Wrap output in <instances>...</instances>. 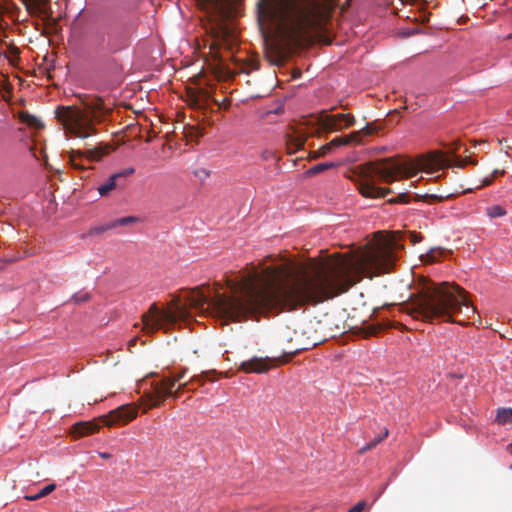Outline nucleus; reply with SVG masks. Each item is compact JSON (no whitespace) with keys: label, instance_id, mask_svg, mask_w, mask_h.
<instances>
[{"label":"nucleus","instance_id":"obj_1","mask_svg":"<svg viewBox=\"0 0 512 512\" xmlns=\"http://www.w3.org/2000/svg\"><path fill=\"white\" fill-rule=\"evenodd\" d=\"M277 257L267 256L258 267L240 279L226 280L227 287L239 295L219 294L212 300L197 287L170 303L167 309L153 303L141 317L142 330L150 335L167 329L188 316V308L204 312L212 309L221 318L240 321L256 314H278L285 308L295 309L309 303L318 304L347 292L353 286V256H340L327 263H313L309 272L294 276L291 260L266 265Z\"/></svg>","mask_w":512,"mask_h":512},{"label":"nucleus","instance_id":"obj_2","mask_svg":"<svg viewBox=\"0 0 512 512\" xmlns=\"http://www.w3.org/2000/svg\"><path fill=\"white\" fill-rule=\"evenodd\" d=\"M336 0H259L258 14L283 28L288 41L311 43L332 17Z\"/></svg>","mask_w":512,"mask_h":512},{"label":"nucleus","instance_id":"obj_3","mask_svg":"<svg viewBox=\"0 0 512 512\" xmlns=\"http://www.w3.org/2000/svg\"><path fill=\"white\" fill-rule=\"evenodd\" d=\"M401 307L413 319L425 322H454L453 314L463 307L467 313L476 312L468 299V293L463 288L448 282L436 284L428 280H425L420 290L412 294Z\"/></svg>","mask_w":512,"mask_h":512},{"label":"nucleus","instance_id":"obj_4","mask_svg":"<svg viewBox=\"0 0 512 512\" xmlns=\"http://www.w3.org/2000/svg\"><path fill=\"white\" fill-rule=\"evenodd\" d=\"M468 164H475V162L470 158L461 159L457 155H454L453 159H450L442 154L435 155L432 159L420 165L409 161L382 159L363 165L358 189L364 197L384 198L390 190L376 186V181L378 180L391 183L398 177L409 178L416 175L419 168L425 169L430 166L464 168Z\"/></svg>","mask_w":512,"mask_h":512},{"label":"nucleus","instance_id":"obj_5","mask_svg":"<svg viewBox=\"0 0 512 512\" xmlns=\"http://www.w3.org/2000/svg\"><path fill=\"white\" fill-rule=\"evenodd\" d=\"M80 105L59 106L55 115L68 133L86 139L97 134L96 124L102 123L112 112V106L96 95L79 94Z\"/></svg>","mask_w":512,"mask_h":512},{"label":"nucleus","instance_id":"obj_6","mask_svg":"<svg viewBox=\"0 0 512 512\" xmlns=\"http://www.w3.org/2000/svg\"><path fill=\"white\" fill-rule=\"evenodd\" d=\"M187 373V368H183L179 373L173 376H164L159 381H153L151 384V390L145 394L148 407L144 410L147 412L148 409L158 407L162 405L168 394H171V389L174 388L175 384L181 381Z\"/></svg>","mask_w":512,"mask_h":512},{"label":"nucleus","instance_id":"obj_7","mask_svg":"<svg viewBox=\"0 0 512 512\" xmlns=\"http://www.w3.org/2000/svg\"><path fill=\"white\" fill-rule=\"evenodd\" d=\"M307 349L305 346H298L294 351L286 353L281 357H252L240 364V370L246 373H265L273 367L288 363L297 352Z\"/></svg>","mask_w":512,"mask_h":512},{"label":"nucleus","instance_id":"obj_8","mask_svg":"<svg viewBox=\"0 0 512 512\" xmlns=\"http://www.w3.org/2000/svg\"><path fill=\"white\" fill-rule=\"evenodd\" d=\"M355 123V118L351 114H321L317 118V125L324 132H337L348 128Z\"/></svg>","mask_w":512,"mask_h":512},{"label":"nucleus","instance_id":"obj_9","mask_svg":"<svg viewBox=\"0 0 512 512\" xmlns=\"http://www.w3.org/2000/svg\"><path fill=\"white\" fill-rule=\"evenodd\" d=\"M104 154L105 151L99 147L88 149L86 151H72L70 154V163L75 169L86 170L89 168L87 163L101 160Z\"/></svg>","mask_w":512,"mask_h":512},{"label":"nucleus","instance_id":"obj_10","mask_svg":"<svg viewBox=\"0 0 512 512\" xmlns=\"http://www.w3.org/2000/svg\"><path fill=\"white\" fill-rule=\"evenodd\" d=\"M138 409L132 405H123L109 412L108 415L101 417L102 425L112 426L117 423H128L136 418Z\"/></svg>","mask_w":512,"mask_h":512},{"label":"nucleus","instance_id":"obj_11","mask_svg":"<svg viewBox=\"0 0 512 512\" xmlns=\"http://www.w3.org/2000/svg\"><path fill=\"white\" fill-rule=\"evenodd\" d=\"M375 132V129L371 125H366L364 128L354 131L346 136L336 137L329 142L332 150L340 146H347L351 144L359 145L362 143L363 137L371 136Z\"/></svg>","mask_w":512,"mask_h":512},{"label":"nucleus","instance_id":"obj_12","mask_svg":"<svg viewBox=\"0 0 512 512\" xmlns=\"http://www.w3.org/2000/svg\"><path fill=\"white\" fill-rule=\"evenodd\" d=\"M134 173V168H127L121 172L114 173L104 183L98 186L97 190L101 196H108L113 190L121 186L119 180Z\"/></svg>","mask_w":512,"mask_h":512},{"label":"nucleus","instance_id":"obj_13","mask_svg":"<svg viewBox=\"0 0 512 512\" xmlns=\"http://www.w3.org/2000/svg\"><path fill=\"white\" fill-rule=\"evenodd\" d=\"M308 139L306 132L302 130L292 129L285 135L288 154H294L300 150Z\"/></svg>","mask_w":512,"mask_h":512},{"label":"nucleus","instance_id":"obj_14","mask_svg":"<svg viewBox=\"0 0 512 512\" xmlns=\"http://www.w3.org/2000/svg\"><path fill=\"white\" fill-rule=\"evenodd\" d=\"M30 15L50 16L48 0H22Z\"/></svg>","mask_w":512,"mask_h":512},{"label":"nucleus","instance_id":"obj_15","mask_svg":"<svg viewBox=\"0 0 512 512\" xmlns=\"http://www.w3.org/2000/svg\"><path fill=\"white\" fill-rule=\"evenodd\" d=\"M101 425L95 421L78 422L73 425V433L79 437L97 432Z\"/></svg>","mask_w":512,"mask_h":512},{"label":"nucleus","instance_id":"obj_16","mask_svg":"<svg viewBox=\"0 0 512 512\" xmlns=\"http://www.w3.org/2000/svg\"><path fill=\"white\" fill-rule=\"evenodd\" d=\"M207 93L203 91L191 92L189 94V103L191 106L196 108H204L207 101Z\"/></svg>","mask_w":512,"mask_h":512},{"label":"nucleus","instance_id":"obj_17","mask_svg":"<svg viewBox=\"0 0 512 512\" xmlns=\"http://www.w3.org/2000/svg\"><path fill=\"white\" fill-rule=\"evenodd\" d=\"M19 120L31 128L40 129L43 127V123L28 112H20Z\"/></svg>","mask_w":512,"mask_h":512},{"label":"nucleus","instance_id":"obj_18","mask_svg":"<svg viewBox=\"0 0 512 512\" xmlns=\"http://www.w3.org/2000/svg\"><path fill=\"white\" fill-rule=\"evenodd\" d=\"M495 421L500 425L512 423V408H499Z\"/></svg>","mask_w":512,"mask_h":512},{"label":"nucleus","instance_id":"obj_19","mask_svg":"<svg viewBox=\"0 0 512 512\" xmlns=\"http://www.w3.org/2000/svg\"><path fill=\"white\" fill-rule=\"evenodd\" d=\"M388 435H389V431H388L387 428H385L382 434L378 435L371 442H369L368 444L363 446L359 450V453L360 454L366 453L367 451H369L372 448L376 447L379 443H381L384 439H386L388 437Z\"/></svg>","mask_w":512,"mask_h":512},{"label":"nucleus","instance_id":"obj_20","mask_svg":"<svg viewBox=\"0 0 512 512\" xmlns=\"http://www.w3.org/2000/svg\"><path fill=\"white\" fill-rule=\"evenodd\" d=\"M337 165L333 162H326V163H319L317 165H314L313 167H311L308 171H307V174L312 176V175H316V174H319V173H322L328 169H331V168H335Z\"/></svg>","mask_w":512,"mask_h":512},{"label":"nucleus","instance_id":"obj_21","mask_svg":"<svg viewBox=\"0 0 512 512\" xmlns=\"http://www.w3.org/2000/svg\"><path fill=\"white\" fill-rule=\"evenodd\" d=\"M214 375H216V371H205L199 375L193 376L190 382H198L200 385H203L206 380L212 382L215 381L216 378L214 377Z\"/></svg>","mask_w":512,"mask_h":512},{"label":"nucleus","instance_id":"obj_22","mask_svg":"<svg viewBox=\"0 0 512 512\" xmlns=\"http://www.w3.org/2000/svg\"><path fill=\"white\" fill-rule=\"evenodd\" d=\"M506 210L500 205H493L486 208V214L491 218L503 217L506 215Z\"/></svg>","mask_w":512,"mask_h":512},{"label":"nucleus","instance_id":"obj_23","mask_svg":"<svg viewBox=\"0 0 512 512\" xmlns=\"http://www.w3.org/2000/svg\"><path fill=\"white\" fill-rule=\"evenodd\" d=\"M139 219L135 216H126L112 221L113 228L118 226H128L138 222Z\"/></svg>","mask_w":512,"mask_h":512},{"label":"nucleus","instance_id":"obj_24","mask_svg":"<svg viewBox=\"0 0 512 512\" xmlns=\"http://www.w3.org/2000/svg\"><path fill=\"white\" fill-rule=\"evenodd\" d=\"M331 151H332V148L330 147L329 143H327V144L323 145L322 147H320L318 150L311 152L310 158L316 159L319 157H323V156L331 153Z\"/></svg>","mask_w":512,"mask_h":512},{"label":"nucleus","instance_id":"obj_25","mask_svg":"<svg viewBox=\"0 0 512 512\" xmlns=\"http://www.w3.org/2000/svg\"><path fill=\"white\" fill-rule=\"evenodd\" d=\"M189 382L180 383L175 391L171 389V394H168V396L173 397L174 399H178L184 391H194V389H191L188 387Z\"/></svg>","mask_w":512,"mask_h":512},{"label":"nucleus","instance_id":"obj_26","mask_svg":"<svg viewBox=\"0 0 512 512\" xmlns=\"http://www.w3.org/2000/svg\"><path fill=\"white\" fill-rule=\"evenodd\" d=\"M200 2L205 8L215 11L219 10L222 4V0H200Z\"/></svg>","mask_w":512,"mask_h":512},{"label":"nucleus","instance_id":"obj_27","mask_svg":"<svg viewBox=\"0 0 512 512\" xmlns=\"http://www.w3.org/2000/svg\"><path fill=\"white\" fill-rule=\"evenodd\" d=\"M111 229H114L113 228V224H112V221H110L109 223H106L104 225H101V226H97V227H94L92 228L90 231H89V234L90 235H94V234H101V233H104L108 230H111Z\"/></svg>","mask_w":512,"mask_h":512},{"label":"nucleus","instance_id":"obj_28","mask_svg":"<svg viewBox=\"0 0 512 512\" xmlns=\"http://www.w3.org/2000/svg\"><path fill=\"white\" fill-rule=\"evenodd\" d=\"M90 299V294L87 292L84 293H76L72 296V300L75 303H83Z\"/></svg>","mask_w":512,"mask_h":512},{"label":"nucleus","instance_id":"obj_29","mask_svg":"<svg viewBox=\"0 0 512 512\" xmlns=\"http://www.w3.org/2000/svg\"><path fill=\"white\" fill-rule=\"evenodd\" d=\"M56 489V485L54 483L52 484H48L46 485L45 487H43L39 492H38V497H45L47 495H49L50 493H52L54 490Z\"/></svg>","mask_w":512,"mask_h":512},{"label":"nucleus","instance_id":"obj_30","mask_svg":"<svg viewBox=\"0 0 512 512\" xmlns=\"http://www.w3.org/2000/svg\"><path fill=\"white\" fill-rule=\"evenodd\" d=\"M193 173L197 178H199L202 181L210 176V172L205 168H198Z\"/></svg>","mask_w":512,"mask_h":512},{"label":"nucleus","instance_id":"obj_31","mask_svg":"<svg viewBox=\"0 0 512 512\" xmlns=\"http://www.w3.org/2000/svg\"><path fill=\"white\" fill-rule=\"evenodd\" d=\"M367 507L366 501H359L348 512H362Z\"/></svg>","mask_w":512,"mask_h":512},{"label":"nucleus","instance_id":"obj_32","mask_svg":"<svg viewBox=\"0 0 512 512\" xmlns=\"http://www.w3.org/2000/svg\"><path fill=\"white\" fill-rule=\"evenodd\" d=\"M391 202H398V203H407L408 202V195L406 194H399L395 200H391Z\"/></svg>","mask_w":512,"mask_h":512},{"label":"nucleus","instance_id":"obj_33","mask_svg":"<svg viewBox=\"0 0 512 512\" xmlns=\"http://www.w3.org/2000/svg\"><path fill=\"white\" fill-rule=\"evenodd\" d=\"M411 241L413 244L418 243L422 240V236L416 233H410Z\"/></svg>","mask_w":512,"mask_h":512},{"label":"nucleus","instance_id":"obj_34","mask_svg":"<svg viewBox=\"0 0 512 512\" xmlns=\"http://www.w3.org/2000/svg\"><path fill=\"white\" fill-rule=\"evenodd\" d=\"M272 156V152L270 151H264L261 155V157L264 159V160H267L269 159V157Z\"/></svg>","mask_w":512,"mask_h":512},{"label":"nucleus","instance_id":"obj_35","mask_svg":"<svg viewBox=\"0 0 512 512\" xmlns=\"http://www.w3.org/2000/svg\"><path fill=\"white\" fill-rule=\"evenodd\" d=\"M27 500H30V501H35V500H38L40 499L41 497H38V493L35 494V495H29V496H26L25 497Z\"/></svg>","mask_w":512,"mask_h":512},{"label":"nucleus","instance_id":"obj_36","mask_svg":"<svg viewBox=\"0 0 512 512\" xmlns=\"http://www.w3.org/2000/svg\"><path fill=\"white\" fill-rule=\"evenodd\" d=\"M1 261L5 262V263H12L15 261V259L14 258H5V259L3 258V259H1Z\"/></svg>","mask_w":512,"mask_h":512},{"label":"nucleus","instance_id":"obj_37","mask_svg":"<svg viewBox=\"0 0 512 512\" xmlns=\"http://www.w3.org/2000/svg\"><path fill=\"white\" fill-rule=\"evenodd\" d=\"M100 457L103 459H108L111 457V455L109 453L104 452V453H100Z\"/></svg>","mask_w":512,"mask_h":512},{"label":"nucleus","instance_id":"obj_38","mask_svg":"<svg viewBox=\"0 0 512 512\" xmlns=\"http://www.w3.org/2000/svg\"><path fill=\"white\" fill-rule=\"evenodd\" d=\"M493 174H494V177H496V176H498V175H503V174H504V171H501V172H500V171H498V170H495V171L493 172Z\"/></svg>","mask_w":512,"mask_h":512},{"label":"nucleus","instance_id":"obj_39","mask_svg":"<svg viewBox=\"0 0 512 512\" xmlns=\"http://www.w3.org/2000/svg\"><path fill=\"white\" fill-rule=\"evenodd\" d=\"M136 341H137V339H136V338H133L130 342H131V344H132V345H135V344H136Z\"/></svg>","mask_w":512,"mask_h":512},{"label":"nucleus","instance_id":"obj_40","mask_svg":"<svg viewBox=\"0 0 512 512\" xmlns=\"http://www.w3.org/2000/svg\"><path fill=\"white\" fill-rule=\"evenodd\" d=\"M13 53L18 55L19 54V50L17 48H13Z\"/></svg>","mask_w":512,"mask_h":512},{"label":"nucleus","instance_id":"obj_41","mask_svg":"<svg viewBox=\"0 0 512 512\" xmlns=\"http://www.w3.org/2000/svg\"><path fill=\"white\" fill-rule=\"evenodd\" d=\"M117 49H118V47H114V46H111V47H110V50H111V51H116Z\"/></svg>","mask_w":512,"mask_h":512},{"label":"nucleus","instance_id":"obj_42","mask_svg":"<svg viewBox=\"0 0 512 512\" xmlns=\"http://www.w3.org/2000/svg\"><path fill=\"white\" fill-rule=\"evenodd\" d=\"M375 333H376V329H375V328H372V331H370V333H369V334H370V335H372V334H375Z\"/></svg>","mask_w":512,"mask_h":512},{"label":"nucleus","instance_id":"obj_43","mask_svg":"<svg viewBox=\"0 0 512 512\" xmlns=\"http://www.w3.org/2000/svg\"><path fill=\"white\" fill-rule=\"evenodd\" d=\"M490 183H491V180H486V181L484 182V184H485V185H489Z\"/></svg>","mask_w":512,"mask_h":512},{"label":"nucleus","instance_id":"obj_44","mask_svg":"<svg viewBox=\"0 0 512 512\" xmlns=\"http://www.w3.org/2000/svg\"><path fill=\"white\" fill-rule=\"evenodd\" d=\"M508 449H509L510 453L512 454V444L509 445Z\"/></svg>","mask_w":512,"mask_h":512}]
</instances>
